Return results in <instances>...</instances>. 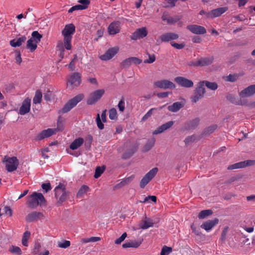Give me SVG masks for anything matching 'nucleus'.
Instances as JSON below:
<instances>
[{
    "mask_svg": "<svg viewBox=\"0 0 255 255\" xmlns=\"http://www.w3.org/2000/svg\"><path fill=\"white\" fill-rule=\"evenodd\" d=\"M156 197L155 196H148L144 198V200L143 201H140V203H145L146 202H148L149 200L152 201L153 202H156Z\"/></svg>",
    "mask_w": 255,
    "mask_h": 255,
    "instance_id": "55",
    "label": "nucleus"
},
{
    "mask_svg": "<svg viewBox=\"0 0 255 255\" xmlns=\"http://www.w3.org/2000/svg\"><path fill=\"white\" fill-rule=\"evenodd\" d=\"M239 75L238 74H229L228 76L224 78L226 81L234 82L236 81L239 78Z\"/></svg>",
    "mask_w": 255,
    "mask_h": 255,
    "instance_id": "42",
    "label": "nucleus"
},
{
    "mask_svg": "<svg viewBox=\"0 0 255 255\" xmlns=\"http://www.w3.org/2000/svg\"><path fill=\"white\" fill-rule=\"evenodd\" d=\"M181 16L179 15H175L173 17L169 16L167 14L164 13L162 16V19L164 21H166L168 24H172L179 21Z\"/></svg>",
    "mask_w": 255,
    "mask_h": 255,
    "instance_id": "26",
    "label": "nucleus"
},
{
    "mask_svg": "<svg viewBox=\"0 0 255 255\" xmlns=\"http://www.w3.org/2000/svg\"><path fill=\"white\" fill-rule=\"evenodd\" d=\"M106 168V165H102L101 166H97L96 168L94 177L95 178H98L101 176L102 174L104 172Z\"/></svg>",
    "mask_w": 255,
    "mask_h": 255,
    "instance_id": "39",
    "label": "nucleus"
},
{
    "mask_svg": "<svg viewBox=\"0 0 255 255\" xmlns=\"http://www.w3.org/2000/svg\"><path fill=\"white\" fill-rule=\"evenodd\" d=\"M37 43H36L32 38H30L27 41V48L31 52L34 51L37 48Z\"/></svg>",
    "mask_w": 255,
    "mask_h": 255,
    "instance_id": "36",
    "label": "nucleus"
},
{
    "mask_svg": "<svg viewBox=\"0 0 255 255\" xmlns=\"http://www.w3.org/2000/svg\"><path fill=\"white\" fill-rule=\"evenodd\" d=\"M155 139L154 137L149 139L146 143L143 146L142 151L147 152L154 145Z\"/></svg>",
    "mask_w": 255,
    "mask_h": 255,
    "instance_id": "34",
    "label": "nucleus"
},
{
    "mask_svg": "<svg viewBox=\"0 0 255 255\" xmlns=\"http://www.w3.org/2000/svg\"><path fill=\"white\" fill-rule=\"evenodd\" d=\"M127 237V233H123L122 234V235L120 238H119L118 239H117V240H115V243L117 245L120 244L123 241H124L125 240V239H126V238Z\"/></svg>",
    "mask_w": 255,
    "mask_h": 255,
    "instance_id": "58",
    "label": "nucleus"
},
{
    "mask_svg": "<svg viewBox=\"0 0 255 255\" xmlns=\"http://www.w3.org/2000/svg\"><path fill=\"white\" fill-rule=\"evenodd\" d=\"M75 32V26L73 23L66 24L61 33L63 36V43L67 50H71L72 48L71 41L73 35Z\"/></svg>",
    "mask_w": 255,
    "mask_h": 255,
    "instance_id": "1",
    "label": "nucleus"
},
{
    "mask_svg": "<svg viewBox=\"0 0 255 255\" xmlns=\"http://www.w3.org/2000/svg\"><path fill=\"white\" fill-rule=\"evenodd\" d=\"M198 66L203 67L208 66L212 63L213 58L211 57H202L197 59Z\"/></svg>",
    "mask_w": 255,
    "mask_h": 255,
    "instance_id": "28",
    "label": "nucleus"
},
{
    "mask_svg": "<svg viewBox=\"0 0 255 255\" xmlns=\"http://www.w3.org/2000/svg\"><path fill=\"white\" fill-rule=\"evenodd\" d=\"M84 143V139L82 137L76 138L70 145V149L75 150L80 147Z\"/></svg>",
    "mask_w": 255,
    "mask_h": 255,
    "instance_id": "31",
    "label": "nucleus"
},
{
    "mask_svg": "<svg viewBox=\"0 0 255 255\" xmlns=\"http://www.w3.org/2000/svg\"><path fill=\"white\" fill-rule=\"evenodd\" d=\"M255 94V85H251L243 90L239 94L242 98L248 97Z\"/></svg>",
    "mask_w": 255,
    "mask_h": 255,
    "instance_id": "22",
    "label": "nucleus"
},
{
    "mask_svg": "<svg viewBox=\"0 0 255 255\" xmlns=\"http://www.w3.org/2000/svg\"><path fill=\"white\" fill-rule=\"evenodd\" d=\"M78 2L80 3V5L85 7V9L88 7L90 3V0H78Z\"/></svg>",
    "mask_w": 255,
    "mask_h": 255,
    "instance_id": "60",
    "label": "nucleus"
},
{
    "mask_svg": "<svg viewBox=\"0 0 255 255\" xmlns=\"http://www.w3.org/2000/svg\"><path fill=\"white\" fill-rule=\"evenodd\" d=\"M158 171V168L154 167L147 172L141 179L139 186L141 188H144L145 186L155 176Z\"/></svg>",
    "mask_w": 255,
    "mask_h": 255,
    "instance_id": "7",
    "label": "nucleus"
},
{
    "mask_svg": "<svg viewBox=\"0 0 255 255\" xmlns=\"http://www.w3.org/2000/svg\"><path fill=\"white\" fill-rule=\"evenodd\" d=\"M26 40L25 36H22L17 39H14L10 41L9 44L13 47L20 46Z\"/></svg>",
    "mask_w": 255,
    "mask_h": 255,
    "instance_id": "30",
    "label": "nucleus"
},
{
    "mask_svg": "<svg viewBox=\"0 0 255 255\" xmlns=\"http://www.w3.org/2000/svg\"><path fill=\"white\" fill-rule=\"evenodd\" d=\"M117 112L115 108H112L109 110V118L114 120L117 119Z\"/></svg>",
    "mask_w": 255,
    "mask_h": 255,
    "instance_id": "47",
    "label": "nucleus"
},
{
    "mask_svg": "<svg viewBox=\"0 0 255 255\" xmlns=\"http://www.w3.org/2000/svg\"><path fill=\"white\" fill-rule=\"evenodd\" d=\"M199 122L200 119L198 118L189 121L184 124L181 130L182 131H185L195 129L198 126Z\"/></svg>",
    "mask_w": 255,
    "mask_h": 255,
    "instance_id": "17",
    "label": "nucleus"
},
{
    "mask_svg": "<svg viewBox=\"0 0 255 255\" xmlns=\"http://www.w3.org/2000/svg\"><path fill=\"white\" fill-rule=\"evenodd\" d=\"M172 251L171 247L164 246L160 252V255H167L169 254Z\"/></svg>",
    "mask_w": 255,
    "mask_h": 255,
    "instance_id": "48",
    "label": "nucleus"
},
{
    "mask_svg": "<svg viewBox=\"0 0 255 255\" xmlns=\"http://www.w3.org/2000/svg\"><path fill=\"white\" fill-rule=\"evenodd\" d=\"M153 85L156 88L163 89H172L175 88V84L172 82L168 80H162L155 81Z\"/></svg>",
    "mask_w": 255,
    "mask_h": 255,
    "instance_id": "9",
    "label": "nucleus"
},
{
    "mask_svg": "<svg viewBox=\"0 0 255 255\" xmlns=\"http://www.w3.org/2000/svg\"><path fill=\"white\" fill-rule=\"evenodd\" d=\"M228 9V8L227 6L217 8L212 10L208 15L209 16H210L211 18L219 17Z\"/></svg>",
    "mask_w": 255,
    "mask_h": 255,
    "instance_id": "24",
    "label": "nucleus"
},
{
    "mask_svg": "<svg viewBox=\"0 0 255 255\" xmlns=\"http://www.w3.org/2000/svg\"><path fill=\"white\" fill-rule=\"evenodd\" d=\"M120 22L115 21L110 23L108 27V31L110 35H115L120 31Z\"/></svg>",
    "mask_w": 255,
    "mask_h": 255,
    "instance_id": "20",
    "label": "nucleus"
},
{
    "mask_svg": "<svg viewBox=\"0 0 255 255\" xmlns=\"http://www.w3.org/2000/svg\"><path fill=\"white\" fill-rule=\"evenodd\" d=\"M43 217V213L33 211L28 214L25 217V221L27 222L30 223L37 221L38 219Z\"/></svg>",
    "mask_w": 255,
    "mask_h": 255,
    "instance_id": "23",
    "label": "nucleus"
},
{
    "mask_svg": "<svg viewBox=\"0 0 255 255\" xmlns=\"http://www.w3.org/2000/svg\"><path fill=\"white\" fill-rule=\"evenodd\" d=\"M28 207L35 209L38 205H46V200L41 193L33 192L30 196V199L27 201Z\"/></svg>",
    "mask_w": 255,
    "mask_h": 255,
    "instance_id": "2",
    "label": "nucleus"
},
{
    "mask_svg": "<svg viewBox=\"0 0 255 255\" xmlns=\"http://www.w3.org/2000/svg\"><path fill=\"white\" fill-rule=\"evenodd\" d=\"M118 107L121 112H124L125 109V102L124 98H122V99L119 102Z\"/></svg>",
    "mask_w": 255,
    "mask_h": 255,
    "instance_id": "52",
    "label": "nucleus"
},
{
    "mask_svg": "<svg viewBox=\"0 0 255 255\" xmlns=\"http://www.w3.org/2000/svg\"><path fill=\"white\" fill-rule=\"evenodd\" d=\"M5 169L8 172L16 170L19 164V160H2Z\"/></svg>",
    "mask_w": 255,
    "mask_h": 255,
    "instance_id": "15",
    "label": "nucleus"
},
{
    "mask_svg": "<svg viewBox=\"0 0 255 255\" xmlns=\"http://www.w3.org/2000/svg\"><path fill=\"white\" fill-rule=\"evenodd\" d=\"M31 38H32V39H33L37 43L40 41L42 37V35L39 34L37 31H33L31 34Z\"/></svg>",
    "mask_w": 255,
    "mask_h": 255,
    "instance_id": "44",
    "label": "nucleus"
},
{
    "mask_svg": "<svg viewBox=\"0 0 255 255\" xmlns=\"http://www.w3.org/2000/svg\"><path fill=\"white\" fill-rule=\"evenodd\" d=\"M55 196L56 199L59 196L57 202V206H60L63 202L66 201L68 196L70 195V192L66 190L64 184L60 183L54 189Z\"/></svg>",
    "mask_w": 255,
    "mask_h": 255,
    "instance_id": "3",
    "label": "nucleus"
},
{
    "mask_svg": "<svg viewBox=\"0 0 255 255\" xmlns=\"http://www.w3.org/2000/svg\"><path fill=\"white\" fill-rule=\"evenodd\" d=\"M84 98V95L82 94H79L70 100L63 107V108L59 111V113L64 114L70 111L73 108L77 105Z\"/></svg>",
    "mask_w": 255,
    "mask_h": 255,
    "instance_id": "4",
    "label": "nucleus"
},
{
    "mask_svg": "<svg viewBox=\"0 0 255 255\" xmlns=\"http://www.w3.org/2000/svg\"><path fill=\"white\" fill-rule=\"evenodd\" d=\"M42 94L41 91L37 90L36 91L35 95L33 99V103L35 104H39L41 103Z\"/></svg>",
    "mask_w": 255,
    "mask_h": 255,
    "instance_id": "37",
    "label": "nucleus"
},
{
    "mask_svg": "<svg viewBox=\"0 0 255 255\" xmlns=\"http://www.w3.org/2000/svg\"><path fill=\"white\" fill-rule=\"evenodd\" d=\"M183 107V105L179 102L174 103L168 107V110L172 112H177Z\"/></svg>",
    "mask_w": 255,
    "mask_h": 255,
    "instance_id": "33",
    "label": "nucleus"
},
{
    "mask_svg": "<svg viewBox=\"0 0 255 255\" xmlns=\"http://www.w3.org/2000/svg\"><path fill=\"white\" fill-rule=\"evenodd\" d=\"M96 123L98 128L100 129H103L104 128V125L102 123V120L100 119V115L98 114L96 118Z\"/></svg>",
    "mask_w": 255,
    "mask_h": 255,
    "instance_id": "54",
    "label": "nucleus"
},
{
    "mask_svg": "<svg viewBox=\"0 0 255 255\" xmlns=\"http://www.w3.org/2000/svg\"><path fill=\"white\" fill-rule=\"evenodd\" d=\"M41 187L45 192H47L51 190L52 188L51 184L49 182L46 183H43L41 185Z\"/></svg>",
    "mask_w": 255,
    "mask_h": 255,
    "instance_id": "61",
    "label": "nucleus"
},
{
    "mask_svg": "<svg viewBox=\"0 0 255 255\" xmlns=\"http://www.w3.org/2000/svg\"><path fill=\"white\" fill-rule=\"evenodd\" d=\"M57 47L59 48L60 51V53L59 55V57L60 58V60H61L64 57L65 55V47L63 46V44L61 43L57 45Z\"/></svg>",
    "mask_w": 255,
    "mask_h": 255,
    "instance_id": "49",
    "label": "nucleus"
},
{
    "mask_svg": "<svg viewBox=\"0 0 255 255\" xmlns=\"http://www.w3.org/2000/svg\"><path fill=\"white\" fill-rule=\"evenodd\" d=\"M174 81L179 86L186 88H192L194 85L192 80L181 76L175 77Z\"/></svg>",
    "mask_w": 255,
    "mask_h": 255,
    "instance_id": "10",
    "label": "nucleus"
},
{
    "mask_svg": "<svg viewBox=\"0 0 255 255\" xmlns=\"http://www.w3.org/2000/svg\"><path fill=\"white\" fill-rule=\"evenodd\" d=\"M173 124V121H169L164 124L162 125L153 132V134H157L163 132L165 130L172 127Z\"/></svg>",
    "mask_w": 255,
    "mask_h": 255,
    "instance_id": "27",
    "label": "nucleus"
},
{
    "mask_svg": "<svg viewBox=\"0 0 255 255\" xmlns=\"http://www.w3.org/2000/svg\"><path fill=\"white\" fill-rule=\"evenodd\" d=\"M170 44L172 46L174 47V48H175L177 49H181L183 48L185 46V45L183 43L178 44L177 43L171 42H170Z\"/></svg>",
    "mask_w": 255,
    "mask_h": 255,
    "instance_id": "62",
    "label": "nucleus"
},
{
    "mask_svg": "<svg viewBox=\"0 0 255 255\" xmlns=\"http://www.w3.org/2000/svg\"><path fill=\"white\" fill-rule=\"evenodd\" d=\"M119 48L118 47H114L109 48L105 54L101 55L100 58L103 61H107L111 59L119 52Z\"/></svg>",
    "mask_w": 255,
    "mask_h": 255,
    "instance_id": "12",
    "label": "nucleus"
},
{
    "mask_svg": "<svg viewBox=\"0 0 255 255\" xmlns=\"http://www.w3.org/2000/svg\"><path fill=\"white\" fill-rule=\"evenodd\" d=\"M142 224L140 228L143 230L147 229L149 227L153 226L154 223L152 219L149 218L145 217V220H142Z\"/></svg>",
    "mask_w": 255,
    "mask_h": 255,
    "instance_id": "32",
    "label": "nucleus"
},
{
    "mask_svg": "<svg viewBox=\"0 0 255 255\" xmlns=\"http://www.w3.org/2000/svg\"><path fill=\"white\" fill-rule=\"evenodd\" d=\"M30 236V233L29 231H26L23 233L22 238V244L25 246H28V240Z\"/></svg>",
    "mask_w": 255,
    "mask_h": 255,
    "instance_id": "43",
    "label": "nucleus"
},
{
    "mask_svg": "<svg viewBox=\"0 0 255 255\" xmlns=\"http://www.w3.org/2000/svg\"><path fill=\"white\" fill-rule=\"evenodd\" d=\"M143 240H139L137 241H130L128 242H126L123 244L122 247L123 248H137L141 244Z\"/></svg>",
    "mask_w": 255,
    "mask_h": 255,
    "instance_id": "29",
    "label": "nucleus"
},
{
    "mask_svg": "<svg viewBox=\"0 0 255 255\" xmlns=\"http://www.w3.org/2000/svg\"><path fill=\"white\" fill-rule=\"evenodd\" d=\"M8 251L12 254L16 255H21L22 254V252L20 248L13 245H12L9 247Z\"/></svg>",
    "mask_w": 255,
    "mask_h": 255,
    "instance_id": "41",
    "label": "nucleus"
},
{
    "mask_svg": "<svg viewBox=\"0 0 255 255\" xmlns=\"http://www.w3.org/2000/svg\"><path fill=\"white\" fill-rule=\"evenodd\" d=\"M105 91L103 89L98 90L90 94L87 101L88 105H92L99 100L104 94Z\"/></svg>",
    "mask_w": 255,
    "mask_h": 255,
    "instance_id": "8",
    "label": "nucleus"
},
{
    "mask_svg": "<svg viewBox=\"0 0 255 255\" xmlns=\"http://www.w3.org/2000/svg\"><path fill=\"white\" fill-rule=\"evenodd\" d=\"M217 128V126L216 125H211L207 128H206L204 130V133L205 134H209L212 132H213Z\"/></svg>",
    "mask_w": 255,
    "mask_h": 255,
    "instance_id": "46",
    "label": "nucleus"
},
{
    "mask_svg": "<svg viewBox=\"0 0 255 255\" xmlns=\"http://www.w3.org/2000/svg\"><path fill=\"white\" fill-rule=\"evenodd\" d=\"M213 213V211L211 209L202 210L199 213L198 217L200 219H203L211 215Z\"/></svg>",
    "mask_w": 255,
    "mask_h": 255,
    "instance_id": "38",
    "label": "nucleus"
},
{
    "mask_svg": "<svg viewBox=\"0 0 255 255\" xmlns=\"http://www.w3.org/2000/svg\"><path fill=\"white\" fill-rule=\"evenodd\" d=\"M138 147V144L136 143L133 145V147L132 149V150L131 152H130L129 153H126L125 154V157H129L130 156H131L137 149Z\"/></svg>",
    "mask_w": 255,
    "mask_h": 255,
    "instance_id": "57",
    "label": "nucleus"
},
{
    "mask_svg": "<svg viewBox=\"0 0 255 255\" xmlns=\"http://www.w3.org/2000/svg\"><path fill=\"white\" fill-rule=\"evenodd\" d=\"M81 75L79 73H74L71 75L68 83L73 86L77 87L81 83Z\"/></svg>",
    "mask_w": 255,
    "mask_h": 255,
    "instance_id": "21",
    "label": "nucleus"
},
{
    "mask_svg": "<svg viewBox=\"0 0 255 255\" xmlns=\"http://www.w3.org/2000/svg\"><path fill=\"white\" fill-rule=\"evenodd\" d=\"M219 222L217 218H215L212 220H208L201 225V228L204 229L206 231H210L213 227L216 225Z\"/></svg>",
    "mask_w": 255,
    "mask_h": 255,
    "instance_id": "25",
    "label": "nucleus"
},
{
    "mask_svg": "<svg viewBox=\"0 0 255 255\" xmlns=\"http://www.w3.org/2000/svg\"><path fill=\"white\" fill-rule=\"evenodd\" d=\"M141 62V59L136 57H131L123 60L121 63V66L122 68H125L129 67L132 64L137 65Z\"/></svg>",
    "mask_w": 255,
    "mask_h": 255,
    "instance_id": "11",
    "label": "nucleus"
},
{
    "mask_svg": "<svg viewBox=\"0 0 255 255\" xmlns=\"http://www.w3.org/2000/svg\"><path fill=\"white\" fill-rule=\"evenodd\" d=\"M149 58L144 61V63L151 64L154 62L155 60V56L154 54H148Z\"/></svg>",
    "mask_w": 255,
    "mask_h": 255,
    "instance_id": "56",
    "label": "nucleus"
},
{
    "mask_svg": "<svg viewBox=\"0 0 255 255\" xmlns=\"http://www.w3.org/2000/svg\"><path fill=\"white\" fill-rule=\"evenodd\" d=\"M61 123L57 122V128H48L43 130L39 132L36 137V139L41 140L45 138L49 137L53 134H55L58 131L62 130V128L60 127Z\"/></svg>",
    "mask_w": 255,
    "mask_h": 255,
    "instance_id": "5",
    "label": "nucleus"
},
{
    "mask_svg": "<svg viewBox=\"0 0 255 255\" xmlns=\"http://www.w3.org/2000/svg\"><path fill=\"white\" fill-rule=\"evenodd\" d=\"M255 165V160H244L229 165L227 169L228 170H232L235 169L242 168L245 167Z\"/></svg>",
    "mask_w": 255,
    "mask_h": 255,
    "instance_id": "13",
    "label": "nucleus"
},
{
    "mask_svg": "<svg viewBox=\"0 0 255 255\" xmlns=\"http://www.w3.org/2000/svg\"><path fill=\"white\" fill-rule=\"evenodd\" d=\"M3 211L5 214L8 215L9 217L12 215V210L9 206H5L3 208Z\"/></svg>",
    "mask_w": 255,
    "mask_h": 255,
    "instance_id": "63",
    "label": "nucleus"
},
{
    "mask_svg": "<svg viewBox=\"0 0 255 255\" xmlns=\"http://www.w3.org/2000/svg\"><path fill=\"white\" fill-rule=\"evenodd\" d=\"M15 53L16 54V56L15 57L16 62L17 64H20L22 62V59L21 57L20 52L19 51L16 50V51H15Z\"/></svg>",
    "mask_w": 255,
    "mask_h": 255,
    "instance_id": "64",
    "label": "nucleus"
},
{
    "mask_svg": "<svg viewBox=\"0 0 255 255\" xmlns=\"http://www.w3.org/2000/svg\"><path fill=\"white\" fill-rule=\"evenodd\" d=\"M178 37V35L175 33L167 32L161 35L159 39L162 42H168L171 40H176Z\"/></svg>",
    "mask_w": 255,
    "mask_h": 255,
    "instance_id": "19",
    "label": "nucleus"
},
{
    "mask_svg": "<svg viewBox=\"0 0 255 255\" xmlns=\"http://www.w3.org/2000/svg\"><path fill=\"white\" fill-rule=\"evenodd\" d=\"M227 98L231 102L237 105L244 106L246 104V103H243V102H242L241 101H239L237 100L236 98L232 95L228 96Z\"/></svg>",
    "mask_w": 255,
    "mask_h": 255,
    "instance_id": "45",
    "label": "nucleus"
},
{
    "mask_svg": "<svg viewBox=\"0 0 255 255\" xmlns=\"http://www.w3.org/2000/svg\"><path fill=\"white\" fill-rule=\"evenodd\" d=\"M186 28L190 32L195 34H204L206 33V29L202 26L196 24H190L187 25Z\"/></svg>",
    "mask_w": 255,
    "mask_h": 255,
    "instance_id": "14",
    "label": "nucleus"
},
{
    "mask_svg": "<svg viewBox=\"0 0 255 255\" xmlns=\"http://www.w3.org/2000/svg\"><path fill=\"white\" fill-rule=\"evenodd\" d=\"M147 34V31L145 27L137 29L130 36L132 40H136L145 37Z\"/></svg>",
    "mask_w": 255,
    "mask_h": 255,
    "instance_id": "16",
    "label": "nucleus"
},
{
    "mask_svg": "<svg viewBox=\"0 0 255 255\" xmlns=\"http://www.w3.org/2000/svg\"><path fill=\"white\" fill-rule=\"evenodd\" d=\"M200 82H203V87L205 86L210 90H215L218 88V85L215 82H210L208 81H203Z\"/></svg>",
    "mask_w": 255,
    "mask_h": 255,
    "instance_id": "35",
    "label": "nucleus"
},
{
    "mask_svg": "<svg viewBox=\"0 0 255 255\" xmlns=\"http://www.w3.org/2000/svg\"><path fill=\"white\" fill-rule=\"evenodd\" d=\"M205 93V89L203 87V82H199L194 90V95L191 97V102L197 103L204 97Z\"/></svg>",
    "mask_w": 255,
    "mask_h": 255,
    "instance_id": "6",
    "label": "nucleus"
},
{
    "mask_svg": "<svg viewBox=\"0 0 255 255\" xmlns=\"http://www.w3.org/2000/svg\"><path fill=\"white\" fill-rule=\"evenodd\" d=\"M70 246V242L69 241H64L62 243H59L58 244V247L61 248L66 249Z\"/></svg>",
    "mask_w": 255,
    "mask_h": 255,
    "instance_id": "59",
    "label": "nucleus"
},
{
    "mask_svg": "<svg viewBox=\"0 0 255 255\" xmlns=\"http://www.w3.org/2000/svg\"><path fill=\"white\" fill-rule=\"evenodd\" d=\"M85 9V7H84L80 4H77L71 7L69 10L68 12L71 13L73 11L77 10H83Z\"/></svg>",
    "mask_w": 255,
    "mask_h": 255,
    "instance_id": "53",
    "label": "nucleus"
},
{
    "mask_svg": "<svg viewBox=\"0 0 255 255\" xmlns=\"http://www.w3.org/2000/svg\"><path fill=\"white\" fill-rule=\"evenodd\" d=\"M89 190V188L88 186L83 185H82L77 193V197H82L83 195L86 193Z\"/></svg>",
    "mask_w": 255,
    "mask_h": 255,
    "instance_id": "40",
    "label": "nucleus"
},
{
    "mask_svg": "<svg viewBox=\"0 0 255 255\" xmlns=\"http://www.w3.org/2000/svg\"><path fill=\"white\" fill-rule=\"evenodd\" d=\"M31 100L29 98L25 99L22 102L21 106L19 110V114L24 115L30 110Z\"/></svg>",
    "mask_w": 255,
    "mask_h": 255,
    "instance_id": "18",
    "label": "nucleus"
},
{
    "mask_svg": "<svg viewBox=\"0 0 255 255\" xmlns=\"http://www.w3.org/2000/svg\"><path fill=\"white\" fill-rule=\"evenodd\" d=\"M134 178V175H132L128 177L123 179L121 181L123 183L124 186H126L130 183Z\"/></svg>",
    "mask_w": 255,
    "mask_h": 255,
    "instance_id": "51",
    "label": "nucleus"
},
{
    "mask_svg": "<svg viewBox=\"0 0 255 255\" xmlns=\"http://www.w3.org/2000/svg\"><path fill=\"white\" fill-rule=\"evenodd\" d=\"M156 110L157 109L156 108H151V109H150L142 118L141 121H145L147 119L151 117V116L152 114V112Z\"/></svg>",
    "mask_w": 255,
    "mask_h": 255,
    "instance_id": "50",
    "label": "nucleus"
}]
</instances>
